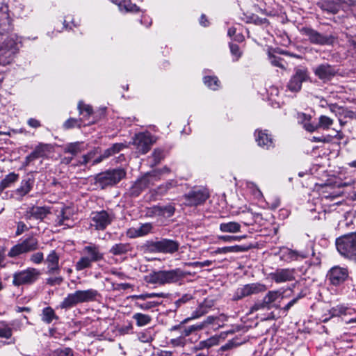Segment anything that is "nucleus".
<instances>
[{
    "instance_id": "1",
    "label": "nucleus",
    "mask_w": 356,
    "mask_h": 356,
    "mask_svg": "<svg viewBox=\"0 0 356 356\" xmlns=\"http://www.w3.org/2000/svg\"><path fill=\"white\" fill-rule=\"evenodd\" d=\"M98 295V291L92 289L78 290L69 293L61 302V307L63 309H69L79 304L93 301Z\"/></svg>"
},
{
    "instance_id": "2",
    "label": "nucleus",
    "mask_w": 356,
    "mask_h": 356,
    "mask_svg": "<svg viewBox=\"0 0 356 356\" xmlns=\"http://www.w3.org/2000/svg\"><path fill=\"white\" fill-rule=\"evenodd\" d=\"M82 253L83 255L75 265L76 270L78 271L90 268L92 262L101 261L104 258V254L100 252L99 247L95 244L85 246Z\"/></svg>"
},
{
    "instance_id": "3",
    "label": "nucleus",
    "mask_w": 356,
    "mask_h": 356,
    "mask_svg": "<svg viewBox=\"0 0 356 356\" xmlns=\"http://www.w3.org/2000/svg\"><path fill=\"white\" fill-rule=\"evenodd\" d=\"M338 252L343 257L354 259L356 257V234L352 232L339 237L336 240Z\"/></svg>"
},
{
    "instance_id": "4",
    "label": "nucleus",
    "mask_w": 356,
    "mask_h": 356,
    "mask_svg": "<svg viewBox=\"0 0 356 356\" xmlns=\"http://www.w3.org/2000/svg\"><path fill=\"white\" fill-rule=\"evenodd\" d=\"M125 175L126 172L122 168L108 170L97 175L95 183L102 188H104L118 184Z\"/></svg>"
},
{
    "instance_id": "5",
    "label": "nucleus",
    "mask_w": 356,
    "mask_h": 356,
    "mask_svg": "<svg viewBox=\"0 0 356 356\" xmlns=\"http://www.w3.org/2000/svg\"><path fill=\"white\" fill-rule=\"evenodd\" d=\"M115 218L112 211L102 210L92 212L90 217V225L95 230H104Z\"/></svg>"
},
{
    "instance_id": "6",
    "label": "nucleus",
    "mask_w": 356,
    "mask_h": 356,
    "mask_svg": "<svg viewBox=\"0 0 356 356\" xmlns=\"http://www.w3.org/2000/svg\"><path fill=\"white\" fill-rule=\"evenodd\" d=\"M154 142V137L149 132L136 134L132 139V144L134 145L136 152L139 154L147 153Z\"/></svg>"
},
{
    "instance_id": "7",
    "label": "nucleus",
    "mask_w": 356,
    "mask_h": 356,
    "mask_svg": "<svg viewBox=\"0 0 356 356\" xmlns=\"http://www.w3.org/2000/svg\"><path fill=\"white\" fill-rule=\"evenodd\" d=\"M214 318L212 316H208L206 320L202 321L200 323L192 325L188 328L185 329L179 337L172 339L170 343L173 346L184 347L186 343V337L189 336L193 331L202 330L207 325L213 323Z\"/></svg>"
},
{
    "instance_id": "8",
    "label": "nucleus",
    "mask_w": 356,
    "mask_h": 356,
    "mask_svg": "<svg viewBox=\"0 0 356 356\" xmlns=\"http://www.w3.org/2000/svg\"><path fill=\"white\" fill-rule=\"evenodd\" d=\"M38 248V239L33 236H30L12 247L8 253V256L16 257L22 254L36 250Z\"/></svg>"
},
{
    "instance_id": "9",
    "label": "nucleus",
    "mask_w": 356,
    "mask_h": 356,
    "mask_svg": "<svg viewBox=\"0 0 356 356\" xmlns=\"http://www.w3.org/2000/svg\"><path fill=\"white\" fill-rule=\"evenodd\" d=\"M40 274V271L34 268L17 272L13 275V284L17 286L32 284L38 280Z\"/></svg>"
},
{
    "instance_id": "10",
    "label": "nucleus",
    "mask_w": 356,
    "mask_h": 356,
    "mask_svg": "<svg viewBox=\"0 0 356 356\" xmlns=\"http://www.w3.org/2000/svg\"><path fill=\"white\" fill-rule=\"evenodd\" d=\"M309 79L308 70L305 67H297L295 72L287 83V88L293 92H297L301 90L303 82Z\"/></svg>"
},
{
    "instance_id": "11",
    "label": "nucleus",
    "mask_w": 356,
    "mask_h": 356,
    "mask_svg": "<svg viewBox=\"0 0 356 356\" xmlns=\"http://www.w3.org/2000/svg\"><path fill=\"white\" fill-rule=\"evenodd\" d=\"M282 295V293L279 290L269 291L261 302L256 303L253 306L252 309H277L278 307L276 302L281 298Z\"/></svg>"
},
{
    "instance_id": "12",
    "label": "nucleus",
    "mask_w": 356,
    "mask_h": 356,
    "mask_svg": "<svg viewBox=\"0 0 356 356\" xmlns=\"http://www.w3.org/2000/svg\"><path fill=\"white\" fill-rule=\"evenodd\" d=\"M266 290L267 287L264 284L259 282L248 284L237 289L234 298L236 300L241 299L246 296L265 292Z\"/></svg>"
},
{
    "instance_id": "13",
    "label": "nucleus",
    "mask_w": 356,
    "mask_h": 356,
    "mask_svg": "<svg viewBox=\"0 0 356 356\" xmlns=\"http://www.w3.org/2000/svg\"><path fill=\"white\" fill-rule=\"evenodd\" d=\"M209 197V193L205 189L192 191L184 195L186 204L188 206H197L204 203Z\"/></svg>"
},
{
    "instance_id": "14",
    "label": "nucleus",
    "mask_w": 356,
    "mask_h": 356,
    "mask_svg": "<svg viewBox=\"0 0 356 356\" xmlns=\"http://www.w3.org/2000/svg\"><path fill=\"white\" fill-rule=\"evenodd\" d=\"M152 247L158 252L172 254L178 250L179 243L174 240L163 238L154 242Z\"/></svg>"
},
{
    "instance_id": "15",
    "label": "nucleus",
    "mask_w": 356,
    "mask_h": 356,
    "mask_svg": "<svg viewBox=\"0 0 356 356\" xmlns=\"http://www.w3.org/2000/svg\"><path fill=\"white\" fill-rule=\"evenodd\" d=\"M348 275V273L346 268L337 266L329 270L327 277L332 284L337 286L343 282Z\"/></svg>"
},
{
    "instance_id": "16",
    "label": "nucleus",
    "mask_w": 356,
    "mask_h": 356,
    "mask_svg": "<svg viewBox=\"0 0 356 356\" xmlns=\"http://www.w3.org/2000/svg\"><path fill=\"white\" fill-rule=\"evenodd\" d=\"M301 33L306 35L310 42L315 44L324 45L330 42V38L327 36L323 35L318 31L310 28H302Z\"/></svg>"
},
{
    "instance_id": "17",
    "label": "nucleus",
    "mask_w": 356,
    "mask_h": 356,
    "mask_svg": "<svg viewBox=\"0 0 356 356\" xmlns=\"http://www.w3.org/2000/svg\"><path fill=\"white\" fill-rule=\"evenodd\" d=\"M270 277L277 284L290 282L295 280L294 270L291 268L277 269L270 273Z\"/></svg>"
},
{
    "instance_id": "18",
    "label": "nucleus",
    "mask_w": 356,
    "mask_h": 356,
    "mask_svg": "<svg viewBox=\"0 0 356 356\" xmlns=\"http://www.w3.org/2000/svg\"><path fill=\"white\" fill-rule=\"evenodd\" d=\"M157 175L156 172L148 173L140 179H138L132 187V193L138 195L140 191L148 187L153 181H157Z\"/></svg>"
},
{
    "instance_id": "19",
    "label": "nucleus",
    "mask_w": 356,
    "mask_h": 356,
    "mask_svg": "<svg viewBox=\"0 0 356 356\" xmlns=\"http://www.w3.org/2000/svg\"><path fill=\"white\" fill-rule=\"evenodd\" d=\"M184 277V273L179 268L161 270L162 285L177 282Z\"/></svg>"
},
{
    "instance_id": "20",
    "label": "nucleus",
    "mask_w": 356,
    "mask_h": 356,
    "mask_svg": "<svg viewBox=\"0 0 356 356\" xmlns=\"http://www.w3.org/2000/svg\"><path fill=\"white\" fill-rule=\"evenodd\" d=\"M314 72L316 76L324 81L331 79L336 73L335 70L328 64H322L317 66Z\"/></svg>"
},
{
    "instance_id": "21",
    "label": "nucleus",
    "mask_w": 356,
    "mask_h": 356,
    "mask_svg": "<svg viewBox=\"0 0 356 356\" xmlns=\"http://www.w3.org/2000/svg\"><path fill=\"white\" fill-rule=\"evenodd\" d=\"M254 136L258 145L262 148L269 149L274 147L273 139L266 130H257L254 133Z\"/></svg>"
},
{
    "instance_id": "22",
    "label": "nucleus",
    "mask_w": 356,
    "mask_h": 356,
    "mask_svg": "<svg viewBox=\"0 0 356 356\" xmlns=\"http://www.w3.org/2000/svg\"><path fill=\"white\" fill-rule=\"evenodd\" d=\"M318 191L322 198L326 200H334L340 195V191L336 190L335 185L332 184H325L318 188Z\"/></svg>"
},
{
    "instance_id": "23",
    "label": "nucleus",
    "mask_w": 356,
    "mask_h": 356,
    "mask_svg": "<svg viewBox=\"0 0 356 356\" xmlns=\"http://www.w3.org/2000/svg\"><path fill=\"white\" fill-rule=\"evenodd\" d=\"M49 213V210L45 207H35L27 211L24 215L26 220L32 218L42 220Z\"/></svg>"
},
{
    "instance_id": "24",
    "label": "nucleus",
    "mask_w": 356,
    "mask_h": 356,
    "mask_svg": "<svg viewBox=\"0 0 356 356\" xmlns=\"http://www.w3.org/2000/svg\"><path fill=\"white\" fill-rule=\"evenodd\" d=\"M59 256L55 250H52L47 255L46 262L47 263L48 273L55 274L59 271Z\"/></svg>"
},
{
    "instance_id": "25",
    "label": "nucleus",
    "mask_w": 356,
    "mask_h": 356,
    "mask_svg": "<svg viewBox=\"0 0 356 356\" xmlns=\"http://www.w3.org/2000/svg\"><path fill=\"white\" fill-rule=\"evenodd\" d=\"M86 149V147L83 142H74L66 144L64 147V152L76 155Z\"/></svg>"
},
{
    "instance_id": "26",
    "label": "nucleus",
    "mask_w": 356,
    "mask_h": 356,
    "mask_svg": "<svg viewBox=\"0 0 356 356\" xmlns=\"http://www.w3.org/2000/svg\"><path fill=\"white\" fill-rule=\"evenodd\" d=\"M132 247L129 243H116L110 249L109 252L113 255L119 256L131 251Z\"/></svg>"
},
{
    "instance_id": "27",
    "label": "nucleus",
    "mask_w": 356,
    "mask_h": 356,
    "mask_svg": "<svg viewBox=\"0 0 356 356\" xmlns=\"http://www.w3.org/2000/svg\"><path fill=\"white\" fill-rule=\"evenodd\" d=\"M241 225L235 221L222 222L219 225V229L222 232L235 234L241 232Z\"/></svg>"
},
{
    "instance_id": "28",
    "label": "nucleus",
    "mask_w": 356,
    "mask_h": 356,
    "mask_svg": "<svg viewBox=\"0 0 356 356\" xmlns=\"http://www.w3.org/2000/svg\"><path fill=\"white\" fill-rule=\"evenodd\" d=\"M33 186V181L31 179L23 180L21 186L14 191L17 197L21 198L28 194Z\"/></svg>"
},
{
    "instance_id": "29",
    "label": "nucleus",
    "mask_w": 356,
    "mask_h": 356,
    "mask_svg": "<svg viewBox=\"0 0 356 356\" xmlns=\"http://www.w3.org/2000/svg\"><path fill=\"white\" fill-rule=\"evenodd\" d=\"M18 179L19 175L15 172H10L0 182V193H1L5 188L11 186Z\"/></svg>"
},
{
    "instance_id": "30",
    "label": "nucleus",
    "mask_w": 356,
    "mask_h": 356,
    "mask_svg": "<svg viewBox=\"0 0 356 356\" xmlns=\"http://www.w3.org/2000/svg\"><path fill=\"white\" fill-rule=\"evenodd\" d=\"M308 257V253L298 252L291 249H286L283 252V257L285 260H298L299 258L304 259Z\"/></svg>"
},
{
    "instance_id": "31",
    "label": "nucleus",
    "mask_w": 356,
    "mask_h": 356,
    "mask_svg": "<svg viewBox=\"0 0 356 356\" xmlns=\"http://www.w3.org/2000/svg\"><path fill=\"white\" fill-rule=\"evenodd\" d=\"M13 49H7L6 48L0 49V63L5 65L9 64L13 60V56L15 54Z\"/></svg>"
},
{
    "instance_id": "32",
    "label": "nucleus",
    "mask_w": 356,
    "mask_h": 356,
    "mask_svg": "<svg viewBox=\"0 0 356 356\" xmlns=\"http://www.w3.org/2000/svg\"><path fill=\"white\" fill-rule=\"evenodd\" d=\"M246 250V248L241 246V245H233V246H227L222 248H218L215 251L213 252V254H227L229 252H244Z\"/></svg>"
},
{
    "instance_id": "33",
    "label": "nucleus",
    "mask_w": 356,
    "mask_h": 356,
    "mask_svg": "<svg viewBox=\"0 0 356 356\" xmlns=\"http://www.w3.org/2000/svg\"><path fill=\"white\" fill-rule=\"evenodd\" d=\"M145 280L149 284L162 285L161 270L153 271L145 277Z\"/></svg>"
},
{
    "instance_id": "34",
    "label": "nucleus",
    "mask_w": 356,
    "mask_h": 356,
    "mask_svg": "<svg viewBox=\"0 0 356 356\" xmlns=\"http://www.w3.org/2000/svg\"><path fill=\"white\" fill-rule=\"evenodd\" d=\"M119 9L121 12H131L136 13L139 10V8L134 3H132L129 1L124 0L122 2L119 3Z\"/></svg>"
},
{
    "instance_id": "35",
    "label": "nucleus",
    "mask_w": 356,
    "mask_h": 356,
    "mask_svg": "<svg viewBox=\"0 0 356 356\" xmlns=\"http://www.w3.org/2000/svg\"><path fill=\"white\" fill-rule=\"evenodd\" d=\"M71 210L69 207H64L57 216V223L58 225H65V221L68 220L71 216Z\"/></svg>"
},
{
    "instance_id": "36",
    "label": "nucleus",
    "mask_w": 356,
    "mask_h": 356,
    "mask_svg": "<svg viewBox=\"0 0 356 356\" xmlns=\"http://www.w3.org/2000/svg\"><path fill=\"white\" fill-rule=\"evenodd\" d=\"M204 83L208 88L213 90H218L220 87V81L216 76H204Z\"/></svg>"
},
{
    "instance_id": "37",
    "label": "nucleus",
    "mask_w": 356,
    "mask_h": 356,
    "mask_svg": "<svg viewBox=\"0 0 356 356\" xmlns=\"http://www.w3.org/2000/svg\"><path fill=\"white\" fill-rule=\"evenodd\" d=\"M134 318L136 321L137 325L139 326L147 325L151 320V318L148 315L142 313H136L134 316Z\"/></svg>"
},
{
    "instance_id": "38",
    "label": "nucleus",
    "mask_w": 356,
    "mask_h": 356,
    "mask_svg": "<svg viewBox=\"0 0 356 356\" xmlns=\"http://www.w3.org/2000/svg\"><path fill=\"white\" fill-rule=\"evenodd\" d=\"M48 148L47 145L40 144L31 153V157H36V159L43 156Z\"/></svg>"
},
{
    "instance_id": "39",
    "label": "nucleus",
    "mask_w": 356,
    "mask_h": 356,
    "mask_svg": "<svg viewBox=\"0 0 356 356\" xmlns=\"http://www.w3.org/2000/svg\"><path fill=\"white\" fill-rule=\"evenodd\" d=\"M333 124V120L325 115H321L319 118L318 126V128L327 129Z\"/></svg>"
},
{
    "instance_id": "40",
    "label": "nucleus",
    "mask_w": 356,
    "mask_h": 356,
    "mask_svg": "<svg viewBox=\"0 0 356 356\" xmlns=\"http://www.w3.org/2000/svg\"><path fill=\"white\" fill-rule=\"evenodd\" d=\"M78 109L79 111L80 114H83L84 112L86 113V114L83 115L84 118L89 117L93 113L92 107L90 105L85 104L82 102H79Z\"/></svg>"
},
{
    "instance_id": "41",
    "label": "nucleus",
    "mask_w": 356,
    "mask_h": 356,
    "mask_svg": "<svg viewBox=\"0 0 356 356\" xmlns=\"http://www.w3.org/2000/svg\"><path fill=\"white\" fill-rule=\"evenodd\" d=\"M82 124L81 119L70 118L65 122L63 126L65 129H71L75 127H80Z\"/></svg>"
},
{
    "instance_id": "42",
    "label": "nucleus",
    "mask_w": 356,
    "mask_h": 356,
    "mask_svg": "<svg viewBox=\"0 0 356 356\" xmlns=\"http://www.w3.org/2000/svg\"><path fill=\"white\" fill-rule=\"evenodd\" d=\"M139 237L143 236L149 234L152 229L151 223L142 224L140 227H137Z\"/></svg>"
},
{
    "instance_id": "43",
    "label": "nucleus",
    "mask_w": 356,
    "mask_h": 356,
    "mask_svg": "<svg viewBox=\"0 0 356 356\" xmlns=\"http://www.w3.org/2000/svg\"><path fill=\"white\" fill-rule=\"evenodd\" d=\"M95 152L92 151L87 154L82 156L81 159L78 161L75 165H86L95 156Z\"/></svg>"
},
{
    "instance_id": "44",
    "label": "nucleus",
    "mask_w": 356,
    "mask_h": 356,
    "mask_svg": "<svg viewBox=\"0 0 356 356\" xmlns=\"http://www.w3.org/2000/svg\"><path fill=\"white\" fill-rule=\"evenodd\" d=\"M161 210H162L161 216L168 218V217H171L174 214L175 209L172 205L169 204V205H167L165 207H161Z\"/></svg>"
},
{
    "instance_id": "45",
    "label": "nucleus",
    "mask_w": 356,
    "mask_h": 356,
    "mask_svg": "<svg viewBox=\"0 0 356 356\" xmlns=\"http://www.w3.org/2000/svg\"><path fill=\"white\" fill-rule=\"evenodd\" d=\"M246 185L248 188L257 198H259L262 196L261 192L257 188V186L254 183L247 182Z\"/></svg>"
},
{
    "instance_id": "46",
    "label": "nucleus",
    "mask_w": 356,
    "mask_h": 356,
    "mask_svg": "<svg viewBox=\"0 0 356 356\" xmlns=\"http://www.w3.org/2000/svg\"><path fill=\"white\" fill-rule=\"evenodd\" d=\"M175 182L173 181H170L163 185H161L160 186L159 188H158V191L157 193L160 195H163L164 193H165L170 188H171L172 187L175 186Z\"/></svg>"
},
{
    "instance_id": "47",
    "label": "nucleus",
    "mask_w": 356,
    "mask_h": 356,
    "mask_svg": "<svg viewBox=\"0 0 356 356\" xmlns=\"http://www.w3.org/2000/svg\"><path fill=\"white\" fill-rule=\"evenodd\" d=\"M44 260V255L42 252H38L31 255L30 261L35 264L42 263Z\"/></svg>"
},
{
    "instance_id": "48",
    "label": "nucleus",
    "mask_w": 356,
    "mask_h": 356,
    "mask_svg": "<svg viewBox=\"0 0 356 356\" xmlns=\"http://www.w3.org/2000/svg\"><path fill=\"white\" fill-rule=\"evenodd\" d=\"M245 236H229V235H225V236H218V238L224 242H232L234 241H240L242 238H244Z\"/></svg>"
},
{
    "instance_id": "49",
    "label": "nucleus",
    "mask_w": 356,
    "mask_h": 356,
    "mask_svg": "<svg viewBox=\"0 0 356 356\" xmlns=\"http://www.w3.org/2000/svg\"><path fill=\"white\" fill-rule=\"evenodd\" d=\"M229 47L232 56H235V58L234 60H238L242 54L238 46L235 44H230Z\"/></svg>"
},
{
    "instance_id": "50",
    "label": "nucleus",
    "mask_w": 356,
    "mask_h": 356,
    "mask_svg": "<svg viewBox=\"0 0 356 356\" xmlns=\"http://www.w3.org/2000/svg\"><path fill=\"white\" fill-rule=\"evenodd\" d=\"M147 214L149 216H161V214H162L161 207L155 206L152 208H149L147 211Z\"/></svg>"
},
{
    "instance_id": "51",
    "label": "nucleus",
    "mask_w": 356,
    "mask_h": 356,
    "mask_svg": "<svg viewBox=\"0 0 356 356\" xmlns=\"http://www.w3.org/2000/svg\"><path fill=\"white\" fill-rule=\"evenodd\" d=\"M63 281V278L60 276L55 277H49L47 279V284L54 286V285H59Z\"/></svg>"
},
{
    "instance_id": "52",
    "label": "nucleus",
    "mask_w": 356,
    "mask_h": 356,
    "mask_svg": "<svg viewBox=\"0 0 356 356\" xmlns=\"http://www.w3.org/2000/svg\"><path fill=\"white\" fill-rule=\"evenodd\" d=\"M127 147H128V145L127 144L120 143L113 144L112 147H111V150H113L112 152L113 154H115Z\"/></svg>"
},
{
    "instance_id": "53",
    "label": "nucleus",
    "mask_w": 356,
    "mask_h": 356,
    "mask_svg": "<svg viewBox=\"0 0 356 356\" xmlns=\"http://www.w3.org/2000/svg\"><path fill=\"white\" fill-rule=\"evenodd\" d=\"M270 63L280 68L284 69V65L282 63V59L276 56H271L270 58Z\"/></svg>"
},
{
    "instance_id": "54",
    "label": "nucleus",
    "mask_w": 356,
    "mask_h": 356,
    "mask_svg": "<svg viewBox=\"0 0 356 356\" xmlns=\"http://www.w3.org/2000/svg\"><path fill=\"white\" fill-rule=\"evenodd\" d=\"M127 236L131 238L139 237L137 227H131L126 232Z\"/></svg>"
},
{
    "instance_id": "55",
    "label": "nucleus",
    "mask_w": 356,
    "mask_h": 356,
    "mask_svg": "<svg viewBox=\"0 0 356 356\" xmlns=\"http://www.w3.org/2000/svg\"><path fill=\"white\" fill-rule=\"evenodd\" d=\"M54 318H56L55 313H42V321L47 322V323H51Z\"/></svg>"
},
{
    "instance_id": "56",
    "label": "nucleus",
    "mask_w": 356,
    "mask_h": 356,
    "mask_svg": "<svg viewBox=\"0 0 356 356\" xmlns=\"http://www.w3.org/2000/svg\"><path fill=\"white\" fill-rule=\"evenodd\" d=\"M212 264V261H210V260H206V261H196V262H193V263H191L190 264L191 266H195V267H205V266H209Z\"/></svg>"
},
{
    "instance_id": "57",
    "label": "nucleus",
    "mask_w": 356,
    "mask_h": 356,
    "mask_svg": "<svg viewBox=\"0 0 356 356\" xmlns=\"http://www.w3.org/2000/svg\"><path fill=\"white\" fill-rule=\"evenodd\" d=\"M26 230H28V227H26V225L23 222H19L17 223L16 235L19 236Z\"/></svg>"
},
{
    "instance_id": "58",
    "label": "nucleus",
    "mask_w": 356,
    "mask_h": 356,
    "mask_svg": "<svg viewBox=\"0 0 356 356\" xmlns=\"http://www.w3.org/2000/svg\"><path fill=\"white\" fill-rule=\"evenodd\" d=\"M303 127L308 131L309 132H313L314 131H316V129H318V124H312L309 122H305V124L303 125Z\"/></svg>"
},
{
    "instance_id": "59",
    "label": "nucleus",
    "mask_w": 356,
    "mask_h": 356,
    "mask_svg": "<svg viewBox=\"0 0 356 356\" xmlns=\"http://www.w3.org/2000/svg\"><path fill=\"white\" fill-rule=\"evenodd\" d=\"M192 298V296L189 294H185L181 298L177 300L175 302V304L177 307H179L181 304L185 303L190 300Z\"/></svg>"
},
{
    "instance_id": "60",
    "label": "nucleus",
    "mask_w": 356,
    "mask_h": 356,
    "mask_svg": "<svg viewBox=\"0 0 356 356\" xmlns=\"http://www.w3.org/2000/svg\"><path fill=\"white\" fill-rule=\"evenodd\" d=\"M11 335L12 332L10 329L0 327V337L8 339L11 337Z\"/></svg>"
},
{
    "instance_id": "61",
    "label": "nucleus",
    "mask_w": 356,
    "mask_h": 356,
    "mask_svg": "<svg viewBox=\"0 0 356 356\" xmlns=\"http://www.w3.org/2000/svg\"><path fill=\"white\" fill-rule=\"evenodd\" d=\"M152 157L154 158V163H158L162 159V152L159 149H156L152 153Z\"/></svg>"
},
{
    "instance_id": "62",
    "label": "nucleus",
    "mask_w": 356,
    "mask_h": 356,
    "mask_svg": "<svg viewBox=\"0 0 356 356\" xmlns=\"http://www.w3.org/2000/svg\"><path fill=\"white\" fill-rule=\"evenodd\" d=\"M298 118L302 125L305 124V122H308L311 120V116L309 115H307L302 113L298 114Z\"/></svg>"
},
{
    "instance_id": "63",
    "label": "nucleus",
    "mask_w": 356,
    "mask_h": 356,
    "mask_svg": "<svg viewBox=\"0 0 356 356\" xmlns=\"http://www.w3.org/2000/svg\"><path fill=\"white\" fill-rule=\"evenodd\" d=\"M28 124L33 128H38L41 126V124L39 120L35 118H30L27 121Z\"/></svg>"
},
{
    "instance_id": "64",
    "label": "nucleus",
    "mask_w": 356,
    "mask_h": 356,
    "mask_svg": "<svg viewBox=\"0 0 356 356\" xmlns=\"http://www.w3.org/2000/svg\"><path fill=\"white\" fill-rule=\"evenodd\" d=\"M157 303H156L155 302H143V303H140L139 305H140V309H149L152 307H153L154 306H155Z\"/></svg>"
}]
</instances>
